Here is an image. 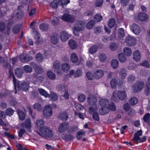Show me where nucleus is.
Wrapping results in <instances>:
<instances>
[{
    "label": "nucleus",
    "mask_w": 150,
    "mask_h": 150,
    "mask_svg": "<svg viewBox=\"0 0 150 150\" xmlns=\"http://www.w3.org/2000/svg\"><path fill=\"white\" fill-rule=\"evenodd\" d=\"M86 23L82 21H79L76 22L73 28V33L75 35L78 36L79 32L83 30L85 26Z\"/></svg>",
    "instance_id": "f257e3e1"
},
{
    "label": "nucleus",
    "mask_w": 150,
    "mask_h": 150,
    "mask_svg": "<svg viewBox=\"0 0 150 150\" xmlns=\"http://www.w3.org/2000/svg\"><path fill=\"white\" fill-rule=\"evenodd\" d=\"M37 133L40 136L45 138L51 137L53 135L52 130L46 127L41 128L40 132H38Z\"/></svg>",
    "instance_id": "f03ea898"
},
{
    "label": "nucleus",
    "mask_w": 150,
    "mask_h": 150,
    "mask_svg": "<svg viewBox=\"0 0 150 150\" xmlns=\"http://www.w3.org/2000/svg\"><path fill=\"white\" fill-rule=\"evenodd\" d=\"M13 83L14 86V88L16 90L15 93H16V85L17 86L18 90L19 91L21 89H22L24 91L27 90L29 86V83L28 82H23L19 84L18 82H15L14 79H13Z\"/></svg>",
    "instance_id": "7ed1b4c3"
},
{
    "label": "nucleus",
    "mask_w": 150,
    "mask_h": 150,
    "mask_svg": "<svg viewBox=\"0 0 150 150\" xmlns=\"http://www.w3.org/2000/svg\"><path fill=\"white\" fill-rule=\"evenodd\" d=\"M144 87V83L143 81H138L134 83L133 91L135 93H138L140 92Z\"/></svg>",
    "instance_id": "20e7f679"
},
{
    "label": "nucleus",
    "mask_w": 150,
    "mask_h": 150,
    "mask_svg": "<svg viewBox=\"0 0 150 150\" xmlns=\"http://www.w3.org/2000/svg\"><path fill=\"white\" fill-rule=\"evenodd\" d=\"M52 113V109L51 107L49 105H45L43 111V115L46 118H49Z\"/></svg>",
    "instance_id": "39448f33"
},
{
    "label": "nucleus",
    "mask_w": 150,
    "mask_h": 150,
    "mask_svg": "<svg viewBox=\"0 0 150 150\" xmlns=\"http://www.w3.org/2000/svg\"><path fill=\"white\" fill-rule=\"evenodd\" d=\"M61 18L65 21L71 23H73L75 21L74 16L68 13L63 14L61 17Z\"/></svg>",
    "instance_id": "423d86ee"
},
{
    "label": "nucleus",
    "mask_w": 150,
    "mask_h": 150,
    "mask_svg": "<svg viewBox=\"0 0 150 150\" xmlns=\"http://www.w3.org/2000/svg\"><path fill=\"white\" fill-rule=\"evenodd\" d=\"M125 42L127 44V45L129 46H134L136 43V39L134 37L130 35L126 37Z\"/></svg>",
    "instance_id": "0eeeda50"
},
{
    "label": "nucleus",
    "mask_w": 150,
    "mask_h": 150,
    "mask_svg": "<svg viewBox=\"0 0 150 150\" xmlns=\"http://www.w3.org/2000/svg\"><path fill=\"white\" fill-rule=\"evenodd\" d=\"M69 127V123L67 122H63L59 125L58 129L59 132L62 133L67 130Z\"/></svg>",
    "instance_id": "6e6552de"
},
{
    "label": "nucleus",
    "mask_w": 150,
    "mask_h": 150,
    "mask_svg": "<svg viewBox=\"0 0 150 150\" xmlns=\"http://www.w3.org/2000/svg\"><path fill=\"white\" fill-rule=\"evenodd\" d=\"M131 29L133 33L136 35H138L141 31L140 27L135 23H133L131 25Z\"/></svg>",
    "instance_id": "1a4fd4ad"
},
{
    "label": "nucleus",
    "mask_w": 150,
    "mask_h": 150,
    "mask_svg": "<svg viewBox=\"0 0 150 150\" xmlns=\"http://www.w3.org/2000/svg\"><path fill=\"white\" fill-rule=\"evenodd\" d=\"M87 100L89 105L95 106L96 104L97 98L94 96L89 95L87 98Z\"/></svg>",
    "instance_id": "9d476101"
},
{
    "label": "nucleus",
    "mask_w": 150,
    "mask_h": 150,
    "mask_svg": "<svg viewBox=\"0 0 150 150\" xmlns=\"http://www.w3.org/2000/svg\"><path fill=\"white\" fill-rule=\"evenodd\" d=\"M142 135V131L141 130L138 131L134 134V137L132 139V141H134L135 143L137 144L139 139H140L139 136Z\"/></svg>",
    "instance_id": "9b49d317"
},
{
    "label": "nucleus",
    "mask_w": 150,
    "mask_h": 150,
    "mask_svg": "<svg viewBox=\"0 0 150 150\" xmlns=\"http://www.w3.org/2000/svg\"><path fill=\"white\" fill-rule=\"evenodd\" d=\"M60 38L61 40L63 42L67 41L70 37V35L65 31H63L60 33Z\"/></svg>",
    "instance_id": "f8f14e48"
},
{
    "label": "nucleus",
    "mask_w": 150,
    "mask_h": 150,
    "mask_svg": "<svg viewBox=\"0 0 150 150\" xmlns=\"http://www.w3.org/2000/svg\"><path fill=\"white\" fill-rule=\"evenodd\" d=\"M133 58L136 62L139 61L141 58V53L138 50H136L133 53Z\"/></svg>",
    "instance_id": "ddd939ff"
},
{
    "label": "nucleus",
    "mask_w": 150,
    "mask_h": 150,
    "mask_svg": "<svg viewBox=\"0 0 150 150\" xmlns=\"http://www.w3.org/2000/svg\"><path fill=\"white\" fill-rule=\"evenodd\" d=\"M0 64L2 65L3 66L5 69H8L10 70V64L6 62L4 58L0 56Z\"/></svg>",
    "instance_id": "4468645a"
},
{
    "label": "nucleus",
    "mask_w": 150,
    "mask_h": 150,
    "mask_svg": "<svg viewBox=\"0 0 150 150\" xmlns=\"http://www.w3.org/2000/svg\"><path fill=\"white\" fill-rule=\"evenodd\" d=\"M33 58L31 57L26 55L25 56L24 55H21L20 56V60L21 62L24 63H26L29 61L30 60L32 59Z\"/></svg>",
    "instance_id": "2eb2a0df"
},
{
    "label": "nucleus",
    "mask_w": 150,
    "mask_h": 150,
    "mask_svg": "<svg viewBox=\"0 0 150 150\" xmlns=\"http://www.w3.org/2000/svg\"><path fill=\"white\" fill-rule=\"evenodd\" d=\"M117 96L121 100H124L127 98V95L124 91H119L118 92Z\"/></svg>",
    "instance_id": "dca6fc26"
},
{
    "label": "nucleus",
    "mask_w": 150,
    "mask_h": 150,
    "mask_svg": "<svg viewBox=\"0 0 150 150\" xmlns=\"http://www.w3.org/2000/svg\"><path fill=\"white\" fill-rule=\"evenodd\" d=\"M98 58L101 62H104L107 59L106 54L104 53H100L98 55Z\"/></svg>",
    "instance_id": "f3484780"
},
{
    "label": "nucleus",
    "mask_w": 150,
    "mask_h": 150,
    "mask_svg": "<svg viewBox=\"0 0 150 150\" xmlns=\"http://www.w3.org/2000/svg\"><path fill=\"white\" fill-rule=\"evenodd\" d=\"M104 74L103 71L101 69H98L94 73L95 77L96 79H98L102 77Z\"/></svg>",
    "instance_id": "a211bd4d"
},
{
    "label": "nucleus",
    "mask_w": 150,
    "mask_h": 150,
    "mask_svg": "<svg viewBox=\"0 0 150 150\" xmlns=\"http://www.w3.org/2000/svg\"><path fill=\"white\" fill-rule=\"evenodd\" d=\"M138 19L141 21H145L148 19V15L144 13H141L138 16Z\"/></svg>",
    "instance_id": "6ab92c4d"
},
{
    "label": "nucleus",
    "mask_w": 150,
    "mask_h": 150,
    "mask_svg": "<svg viewBox=\"0 0 150 150\" xmlns=\"http://www.w3.org/2000/svg\"><path fill=\"white\" fill-rule=\"evenodd\" d=\"M59 40L58 36L57 34H54L51 37V42L54 44H56Z\"/></svg>",
    "instance_id": "aec40b11"
},
{
    "label": "nucleus",
    "mask_w": 150,
    "mask_h": 150,
    "mask_svg": "<svg viewBox=\"0 0 150 150\" xmlns=\"http://www.w3.org/2000/svg\"><path fill=\"white\" fill-rule=\"evenodd\" d=\"M98 46L97 45H93L89 48V52L91 54H93L98 51Z\"/></svg>",
    "instance_id": "412c9836"
},
{
    "label": "nucleus",
    "mask_w": 150,
    "mask_h": 150,
    "mask_svg": "<svg viewBox=\"0 0 150 150\" xmlns=\"http://www.w3.org/2000/svg\"><path fill=\"white\" fill-rule=\"evenodd\" d=\"M109 111L108 108L107 107H103L99 110V113L101 115H103L108 113Z\"/></svg>",
    "instance_id": "4be33fe9"
},
{
    "label": "nucleus",
    "mask_w": 150,
    "mask_h": 150,
    "mask_svg": "<svg viewBox=\"0 0 150 150\" xmlns=\"http://www.w3.org/2000/svg\"><path fill=\"white\" fill-rule=\"evenodd\" d=\"M57 88L58 90L61 93L64 92L67 90L64 84L58 85L57 87Z\"/></svg>",
    "instance_id": "5701e85b"
},
{
    "label": "nucleus",
    "mask_w": 150,
    "mask_h": 150,
    "mask_svg": "<svg viewBox=\"0 0 150 150\" xmlns=\"http://www.w3.org/2000/svg\"><path fill=\"white\" fill-rule=\"evenodd\" d=\"M127 70L125 69H122L119 72V73L120 76L121 78L124 79L125 78L127 75Z\"/></svg>",
    "instance_id": "b1692460"
},
{
    "label": "nucleus",
    "mask_w": 150,
    "mask_h": 150,
    "mask_svg": "<svg viewBox=\"0 0 150 150\" xmlns=\"http://www.w3.org/2000/svg\"><path fill=\"white\" fill-rule=\"evenodd\" d=\"M95 22L94 20H91L88 21L86 24V28L89 30L92 29L94 26Z\"/></svg>",
    "instance_id": "393cba45"
},
{
    "label": "nucleus",
    "mask_w": 150,
    "mask_h": 150,
    "mask_svg": "<svg viewBox=\"0 0 150 150\" xmlns=\"http://www.w3.org/2000/svg\"><path fill=\"white\" fill-rule=\"evenodd\" d=\"M23 73V70L22 69L17 68L15 70V74L16 76L18 77H21Z\"/></svg>",
    "instance_id": "a878e982"
},
{
    "label": "nucleus",
    "mask_w": 150,
    "mask_h": 150,
    "mask_svg": "<svg viewBox=\"0 0 150 150\" xmlns=\"http://www.w3.org/2000/svg\"><path fill=\"white\" fill-rule=\"evenodd\" d=\"M68 44L69 46L72 49H75L77 47V45L76 42L73 40H69Z\"/></svg>",
    "instance_id": "bb28decb"
},
{
    "label": "nucleus",
    "mask_w": 150,
    "mask_h": 150,
    "mask_svg": "<svg viewBox=\"0 0 150 150\" xmlns=\"http://www.w3.org/2000/svg\"><path fill=\"white\" fill-rule=\"evenodd\" d=\"M59 4V0H54L50 4V6L54 9H56Z\"/></svg>",
    "instance_id": "cd10ccee"
},
{
    "label": "nucleus",
    "mask_w": 150,
    "mask_h": 150,
    "mask_svg": "<svg viewBox=\"0 0 150 150\" xmlns=\"http://www.w3.org/2000/svg\"><path fill=\"white\" fill-rule=\"evenodd\" d=\"M119 61L122 63L124 62L126 60V57L125 55L123 53H120L118 56Z\"/></svg>",
    "instance_id": "c85d7f7f"
},
{
    "label": "nucleus",
    "mask_w": 150,
    "mask_h": 150,
    "mask_svg": "<svg viewBox=\"0 0 150 150\" xmlns=\"http://www.w3.org/2000/svg\"><path fill=\"white\" fill-rule=\"evenodd\" d=\"M38 91L40 94L45 96V97H50V95L43 89L42 88H39L38 89Z\"/></svg>",
    "instance_id": "c756f323"
},
{
    "label": "nucleus",
    "mask_w": 150,
    "mask_h": 150,
    "mask_svg": "<svg viewBox=\"0 0 150 150\" xmlns=\"http://www.w3.org/2000/svg\"><path fill=\"white\" fill-rule=\"evenodd\" d=\"M70 66L67 63H64L62 65V69L64 72H67L70 69Z\"/></svg>",
    "instance_id": "7c9ffc66"
},
{
    "label": "nucleus",
    "mask_w": 150,
    "mask_h": 150,
    "mask_svg": "<svg viewBox=\"0 0 150 150\" xmlns=\"http://www.w3.org/2000/svg\"><path fill=\"white\" fill-rule=\"evenodd\" d=\"M109 103V101L106 99H100L99 101V104L100 106H103L105 107Z\"/></svg>",
    "instance_id": "2f4dec72"
},
{
    "label": "nucleus",
    "mask_w": 150,
    "mask_h": 150,
    "mask_svg": "<svg viewBox=\"0 0 150 150\" xmlns=\"http://www.w3.org/2000/svg\"><path fill=\"white\" fill-rule=\"evenodd\" d=\"M123 52L127 56H130L132 54L131 49L128 47H125L123 49Z\"/></svg>",
    "instance_id": "473e14b6"
},
{
    "label": "nucleus",
    "mask_w": 150,
    "mask_h": 150,
    "mask_svg": "<svg viewBox=\"0 0 150 150\" xmlns=\"http://www.w3.org/2000/svg\"><path fill=\"white\" fill-rule=\"evenodd\" d=\"M109 48L111 51H114L117 50L118 46L115 43L112 42L110 45Z\"/></svg>",
    "instance_id": "72a5a7b5"
},
{
    "label": "nucleus",
    "mask_w": 150,
    "mask_h": 150,
    "mask_svg": "<svg viewBox=\"0 0 150 150\" xmlns=\"http://www.w3.org/2000/svg\"><path fill=\"white\" fill-rule=\"evenodd\" d=\"M71 61L74 63H76L78 61V58L76 54L74 53H72L71 55Z\"/></svg>",
    "instance_id": "f704fd0d"
},
{
    "label": "nucleus",
    "mask_w": 150,
    "mask_h": 150,
    "mask_svg": "<svg viewBox=\"0 0 150 150\" xmlns=\"http://www.w3.org/2000/svg\"><path fill=\"white\" fill-rule=\"evenodd\" d=\"M119 62L117 60L113 59L111 62V65L112 67L114 69L117 68L118 66Z\"/></svg>",
    "instance_id": "c9c22d12"
},
{
    "label": "nucleus",
    "mask_w": 150,
    "mask_h": 150,
    "mask_svg": "<svg viewBox=\"0 0 150 150\" xmlns=\"http://www.w3.org/2000/svg\"><path fill=\"white\" fill-rule=\"evenodd\" d=\"M39 28L42 31H46L48 29L49 25L46 23H43L40 25Z\"/></svg>",
    "instance_id": "e433bc0d"
},
{
    "label": "nucleus",
    "mask_w": 150,
    "mask_h": 150,
    "mask_svg": "<svg viewBox=\"0 0 150 150\" xmlns=\"http://www.w3.org/2000/svg\"><path fill=\"white\" fill-rule=\"evenodd\" d=\"M118 35L120 39H122L125 36V33L123 29L119 28L118 31Z\"/></svg>",
    "instance_id": "4c0bfd02"
},
{
    "label": "nucleus",
    "mask_w": 150,
    "mask_h": 150,
    "mask_svg": "<svg viewBox=\"0 0 150 150\" xmlns=\"http://www.w3.org/2000/svg\"><path fill=\"white\" fill-rule=\"evenodd\" d=\"M17 112L20 120H23L25 118V115L24 113L20 110H17Z\"/></svg>",
    "instance_id": "58836bf2"
},
{
    "label": "nucleus",
    "mask_w": 150,
    "mask_h": 150,
    "mask_svg": "<svg viewBox=\"0 0 150 150\" xmlns=\"http://www.w3.org/2000/svg\"><path fill=\"white\" fill-rule=\"evenodd\" d=\"M61 120L63 121H66L68 117V114L66 112H62L59 116Z\"/></svg>",
    "instance_id": "ea45409f"
},
{
    "label": "nucleus",
    "mask_w": 150,
    "mask_h": 150,
    "mask_svg": "<svg viewBox=\"0 0 150 150\" xmlns=\"http://www.w3.org/2000/svg\"><path fill=\"white\" fill-rule=\"evenodd\" d=\"M115 23V19L113 18H111L108 21V25L109 28H112L114 26Z\"/></svg>",
    "instance_id": "a19ab883"
},
{
    "label": "nucleus",
    "mask_w": 150,
    "mask_h": 150,
    "mask_svg": "<svg viewBox=\"0 0 150 150\" xmlns=\"http://www.w3.org/2000/svg\"><path fill=\"white\" fill-rule=\"evenodd\" d=\"M138 102V100L136 97L132 98L129 100V103L131 105H134L136 104Z\"/></svg>",
    "instance_id": "79ce46f5"
},
{
    "label": "nucleus",
    "mask_w": 150,
    "mask_h": 150,
    "mask_svg": "<svg viewBox=\"0 0 150 150\" xmlns=\"http://www.w3.org/2000/svg\"><path fill=\"white\" fill-rule=\"evenodd\" d=\"M14 112V110L11 108H8L5 110L6 114L8 116H10L12 115Z\"/></svg>",
    "instance_id": "37998d69"
},
{
    "label": "nucleus",
    "mask_w": 150,
    "mask_h": 150,
    "mask_svg": "<svg viewBox=\"0 0 150 150\" xmlns=\"http://www.w3.org/2000/svg\"><path fill=\"white\" fill-rule=\"evenodd\" d=\"M33 107L35 109H36L39 111H40L42 110V107L39 103L35 104L33 105Z\"/></svg>",
    "instance_id": "c03bdc74"
},
{
    "label": "nucleus",
    "mask_w": 150,
    "mask_h": 150,
    "mask_svg": "<svg viewBox=\"0 0 150 150\" xmlns=\"http://www.w3.org/2000/svg\"><path fill=\"white\" fill-rule=\"evenodd\" d=\"M94 19L96 21L99 22L103 19V17L100 14H96L94 16Z\"/></svg>",
    "instance_id": "a18cd8bd"
},
{
    "label": "nucleus",
    "mask_w": 150,
    "mask_h": 150,
    "mask_svg": "<svg viewBox=\"0 0 150 150\" xmlns=\"http://www.w3.org/2000/svg\"><path fill=\"white\" fill-rule=\"evenodd\" d=\"M36 58L38 61L39 62H41L43 60L42 55L40 53H38L36 55Z\"/></svg>",
    "instance_id": "49530a36"
},
{
    "label": "nucleus",
    "mask_w": 150,
    "mask_h": 150,
    "mask_svg": "<svg viewBox=\"0 0 150 150\" xmlns=\"http://www.w3.org/2000/svg\"><path fill=\"white\" fill-rule=\"evenodd\" d=\"M47 75L48 77L51 80H54L55 79V76L54 74L51 71L47 72Z\"/></svg>",
    "instance_id": "de8ad7c7"
},
{
    "label": "nucleus",
    "mask_w": 150,
    "mask_h": 150,
    "mask_svg": "<svg viewBox=\"0 0 150 150\" xmlns=\"http://www.w3.org/2000/svg\"><path fill=\"white\" fill-rule=\"evenodd\" d=\"M50 97L51 98V100L53 101H55L57 100L58 99V97L55 93L53 92H51L50 94Z\"/></svg>",
    "instance_id": "09e8293b"
},
{
    "label": "nucleus",
    "mask_w": 150,
    "mask_h": 150,
    "mask_svg": "<svg viewBox=\"0 0 150 150\" xmlns=\"http://www.w3.org/2000/svg\"><path fill=\"white\" fill-rule=\"evenodd\" d=\"M36 124L38 127H40L44 125V122L42 119H39L37 120Z\"/></svg>",
    "instance_id": "8fccbe9b"
},
{
    "label": "nucleus",
    "mask_w": 150,
    "mask_h": 150,
    "mask_svg": "<svg viewBox=\"0 0 150 150\" xmlns=\"http://www.w3.org/2000/svg\"><path fill=\"white\" fill-rule=\"evenodd\" d=\"M23 69L25 71L28 73H30L32 71V69L29 65H26L23 67Z\"/></svg>",
    "instance_id": "3c124183"
},
{
    "label": "nucleus",
    "mask_w": 150,
    "mask_h": 150,
    "mask_svg": "<svg viewBox=\"0 0 150 150\" xmlns=\"http://www.w3.org/2000/svg\"><path fill=\"white\" fill-rule=\"evenodd\" d=\"M78 129V127L77 126H74L70 127V129L68 131L69 133H72L76 132Z\"/></svg>",
    "instance_id": "603ef678"
},
{
    "label": "nucleus",
    "mask_w": 150,
    "mask_h": 150,
    "mask_svg": "<svg viewBox=\"0 0 150 150\" xmlns=\"http://www.w3.org/2000/svg\"><path fill=\"white\" fill-rule=\"evenodd\" d=\"M150 117V114L148 113L146 114L144 116L143 118V120L144 121L148 123Z\"/></svg>",
    "instance_id": "864d4df0"
},
{
    "label": "nucleus",
    "mask_w": 150,
    "mask_h": 150,
    "mask_svg": "<svg viewBox=\"0 0 150 150\" xmlns=\"http://www.w3.org/2000/svg\"><path fill=\"white\" fill-rule=\"evenodd\" d=\"M51 22L53 25L57 24L59 22L58 18L57 17H52L51 18Z\"/></svg>",
    "instance_id": "5fc2aeb1"
},
{
    "label": "nucleus",
    "mask_w": 150,
    "mask_h": 150,
    "mask_svg": "<svg viewBox=\"0 0 150 150\" xmlns=\"http://www.w3.org/2000/svg\"><path fill=\"white\" fill-rule=\"evenodd\" d=\"M20 25H16L13 28V32L15 34L17 33L20 30Z\"/></svg>",
    "instance_id": "6e6d98bb"
},
{
    "label": "nucleus",
    "mask_w": 150,
    "mask_h": 150,
    "mask_svg": "<svg viewBox=\"0 0 150 150\" xmlns=\"http://www.w3.org/2000/svg\"><path fill=\"white\" fill-rule=\"evenodd\" d=\"M70 2V0H59V5L63 7L64 5H66Z\"/></svg>",
    "instance_id": "4d7b16f0"
},
{
    "label": "nucleus",
    "mask_w": 150,
    "mask_h": 150,
    "mask_svg": "<svg viewBox=\"0 0 150 150\" xmlns=\"http://www.w3.org/2000/svg\"><path fill=\"white\" fill-rule=\"evenodd\" d=\"M97 110L98 108L96 106H95L94 107H91L89 108L88 111L89 113L91 114L93 113L94 112H96L95 111H96Z\"/></svg>",
    "instance_id": "13d9d810"
},
{
    "label": "nucleus",
    "mask_w": 150,
    "mask_h": 150,
    "mask_svg": "<svg viewBox=\"0 0 150 150\" xmlns=\"http://www.w3.org/2000/svg\"><path fill=\"white\" fill-rule=\"evenodd\" d=\"M60 66V62L59 61L55 62L53 64V68L55 70L58 69L59 68Z\"/></svg>",
    "instance_id": "bf43d9fd"
},
{
    "label": "nucleus",
    "mask_w": 150,
    "mask_h": 150,
    "mask_svg": "<svg viewBox=\"0 0 150 150\" xmlns=\"http://www.w3.org/2000/svg\"><path fill=\"white\" fill-rule=\"evenodd\" d=\"M140 65L146 68H149V64L148 61L145 60L140 63Z\"/></svg>",
    "instance_id": "052dcab7"
},
{
    "label": "nucleus",
    "mask_w": 150,
    "mask_h": 150,
    "mask_svg": "<svg viewBox=\"0 0 150 150\" xmlns=\"http://www.w3.org/2000/svg\"><path fill=\"white\" fill-rule=\"evenodd\" d=\"M135 79V77L132 75H129L127 78L128 81L130 83L133 82L134 81Z\"/></svg>",
    "instance_id": "680f3d73"
},
{
    "label": "nucleus",
    "mask_w": 150,
    "mask_h": 150,
    "mask_svg": "<svg viewBox=\"0 0 150 150\" xmlns=\"http://www.w3.org/2000/svg\"><path fill=\"white\" fill-rule=\"evenodd\" d=\"M85 134L84 132L79 131L77 132L76 135V137L78 139H80L82 137V135L84 136Z\"/></svg>",
    "instance_id": "e2e57ef3"
},
{
    "label": "nucleus",
    "mask_w": 150,
    "mask_h": 150,
    "mask_svg": "<svg viewBox=\"0 0 150 150\" xmlns=\"http://www.w3.org/2000/svg\"><path fill=\"white\" fill-rule=\"evenodd\" d=\"M25 125L26 128H29L31 127L30 120V119H27L26 120L25 122Z\"/></svg>",
    "instance_id": "0e129e2a"
},
{
    "label": "nucleus",
    "mask_w": 150,
    "mask_h": 150,
    "mask_svg": "<svg viewBox=\"0 0 150 150\" xmlns=\"http://www.w3.org/2000/svg\"><path fill=\"white\" fill-rule=\"evenodd\" d=\"M35 72L38 74H42L43 72L42 69L40 67L38 66L35 69Z\"/></svg>",
    "instance_id": "69168bd1"
},
{
    "label": "nucleus",
    "mask_w": 150,
    "mask_h": 150,
    "mask_svg": "<svg viewBox=\"0 0 150 150\" xmlns=\"http://www.w3.org/2000/svg\"><path fill=\"white\" fill-rule=\"evenodd\" d=\"M103 0H96L95 2V5L96 6L100 7L103 4Z\"/></svg>",
    "instance_id": "338daca9"
},
{
    "label": "nucleus",
    "mask_w": 150,
    "mask_h": 150,
    "mask_svg": "<svg viewBox=\"0 0 150 150\" xmlns=\"http://www.w3.org/2000/svg\"><path fill=\"white\" fill-rule=\"evenodd\" d=\"M108 107L109 109L112 111H114L116 110V108L115 106L113 103H112L109 104Z\"/></svg>",
    "instance_id": "774afa93"
}]
</instances>
